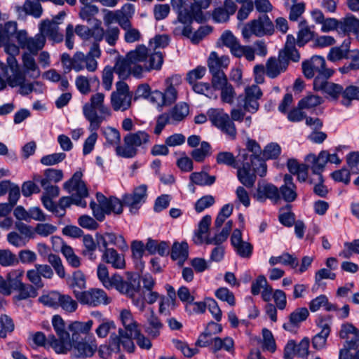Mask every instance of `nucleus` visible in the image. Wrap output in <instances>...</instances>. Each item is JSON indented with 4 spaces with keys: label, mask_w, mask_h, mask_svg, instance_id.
Returning <instances> with one entry per match:
<instances>
[{
    "label": "nucleus",
    "mask_w": 359,
    "mask_h": 359,
    "mask_svg": "<svg viewBox=\"0 0 359 359\" xmlns=\"http://www.w3.org/2000/svg\"><path fill=\"white\" fill-rule=\"evenodd\" d=\"M120 319L123 329H118V334L114 332L110 335L109 344L113 350L120 351L121 345L128 353H133L135 346L133 339L136 340L137 344L141 348L149 350L151 348L150 339L142 334L139 324L134 320L130 311L123 310L120 313Z\"/></svg>",
    "instance_id": "nucleus-1"
},
{
    "label": "nucleus",
    "mask_w": 359,
    "mask_h": 359,
    "mask_svg": "<svg viewBox=\"0 0 359 359\" xmlns=\"http://www.w3.org/2000/svg\"><path fill=\"white\" fill-rule=\"evenodd\" d=\"M262 96V92L258 86H247L244 93L237 97L238 108L232 109L231 111V121L242 122L245 111L252 114L257 112L259 107L258 101Z\"/></svg>",
    "instance_id": "nucleus-2"
},
{
    "label": "nucleus",
    "mask_w": 359,
    "mask_h": 359,
    "mask_svg": "<svg viewBox=\"0 0 359 359\" xmlns=\"http://www.w3.org/2000/svg\"><path fill=\"white\" fill-rule=\"evenodd\" d=\"M104 95L102 93H97L90 97V102L86 103L83 107V114L86 120L90 123L89 130H97L104 116L111 115L110 109L104 104Z\"/></svg>",
    "instance_id": "nucleus-3"
},
{
    "label": "nucleus",
    "mask_w": 359,
    "mask_h": 359,
    "mask_svg": "<svg viewBox=\"0 0 359 359\" xmlns=\"http://www.w3.org/2000/svg\"><path fill=\"white\" fill-rule=\"evenodd\" d=\"M212 217L209 215H205L199 222L198 229L194 231L193 241L196 245H201L205 243L207 245H220L225 241L232 229L233 222L228 221L222 231L215 234L214 237L205 236L210 230Z\"/></svg>",
    "instance_id": "nucleus-4"
},
{
    "label": "nucleus",
    "mask_w": 359,
    "mask_h": 359,
    "mask_svg": "<svg viewBox=\"0 0 359 359\" xmlns=\"http://www.w3.org/2000/svg\"><path fill=\"white\" fill-rule=\"evenodd\" d=\"M96 199L97 203L91 201L89 206L93 211V216L97 221H104L105 215H109L112 213L121 215L123 212V203L118 198L115 196L107 198L102 193L97 192Z\"/></svg>",
    "instance_id": "nucleus-5"
},
{
    "label": "nucleus",
    "mask_w": 359,
    "mask_h": 359,
    "mask_svg": "<svg viewBox=\"0 0 359 359\" xmlns=\"http://www.w3.org/2000/svg\"><path fill=\"white\" fill-rule=\"evenodd\" d=\"M52 324L58 339L53 334L48 335V343L58 354L67 353L72 348V344L69 333L65 330L63 319L58 315L53 316Z\"/></svg>",
    "instance_id": "nucleus-6"
},
{
    "label": "nucleus",
    "mask_w": 359,
    "mask_h": 359,
    "mask_svg": "<svg viewBox=\"0 0 359 359\" xmlns=\"http://www.w3.org/2000/svg\"><path fill=\"white\" fill-rule=\"evenodd\" d=\"M150 135L144 130H138L135 133H129L123 137V147H118L117 156L131 158L135 157L138 152V148H144L150 143Z\"/></svg>",
    "instance_id": "nucleus-7"
},
{
    "label": "nucleus",
    "mask_w": 359,
    "mask_h": 359,
    "mask_svg": "<svg viewBox=\"0 0 359 359\" xmlns=\"http://www.w3.org/2000/svg\"><path fill=\"white\" fill-rule=\"evenodd\" d=\"M101 56V50L97 43H93L86 55L78 51L72 57V65L67 68V71L74 69L80 72L85 68L90 72H93L97 69V59Z\"/></svg>",
    "instance_id": "nucleus-8"
},
{
    "label": "nucleus",
    "mask_w": 359,
    "mask_h": 359,
    "mask_svg": "<svg viewBox=\"0 0 359 359\" xmlns=\"http://www.w3.org/2000/svg\"><path fill=\"white\" fill-rule=\"evenodd\" d=\"M302 72L307 79H314L313 85L318 78L320 79H329L334 71L326 67V62L324 57L314 55L309 60H306L302 64Z\"/></svg>",
    "instance_id": "nucleus-9"
},
{
    "label": "nucleus",
    "mask_w": 359,
    "mask_h": 359,
    "mask_svg": "<svg viewBox=\"0 0 359 359\" xmlns=\"http://www.w3.org/2000/svg\"><path fill=\"white\" fill-rule=\"evenodd\" d=\"M262 149L259 144L255 140H248L246 144V149H242L238 154V160L248 161L258 165L255 167L257 175L264 177L266 173V164L265 161L261 158Z\"/></svg>",
    "instance_id": "nucleus-10"
},
{
    "label": "nucleus",
    "mask_w": 359,
    "mask_h": 359,
    "mask_svg": "<svg viewBox=\"0 0 359 359\" xmlns=\"http://www.w3.org/2000/svg\"><path fill=\"white\" fill-rule=\"evenodd\" d=\"M82 176L81 171H76L69 180L64 183L63 188L69 193L76 191L72 195V204L86 208V202L83 198L88 196V191L86 184L81 180Z\"/></svg>",
    "instance_id": "nucleus-11"
},
{
    "label": "nucleus",
    "mask_w": 359,
    "mask_h": 359,
    "mask_svg": "<svg viewBox=\"0 0 359 359\" xmlns=\"http://www.w3.org/2000/svg\"><path fill=\"white\" fill-rule=\"evenodd\" d=\"M273 32V23L266 14H263L248 22L243 29L242 34L244 38H248L251 34L262 37L271 35Z\"/></svg>",
    "instance_id": "nucleus-12"
},
{
    "label": "nucleus",
    "mask_w": 359,
    "mask_h": 359,
    "mask_svg": "<svg viewBox=\"0 0 359 359\" xmlns=\"http://www.w3.org/2000/svg\"><path fill=\"white\" fill-rule=\"evenodd\" d=\"M220 40L224 46L230 49L231 53L236 57L244 56L248 61L255 60L253 48L249 46H242L238 39L230 31H225L221 36Z\"/></svg>",
    "instance_id": "nucleus-13"
},
{
    "label": "nucleus",
    "mask_w": 359,
    "mask_h": 359,
    "mask_svg": "<svg viewBox=\"0 0 359 359\" xmlns=\"http://www.w3.org/2000/svg\"><path fill=\"white\" fill-rule=\"evenodd\" d=\"M133 93L128 85L123 81L116 83V90L111 95V104L114 111H124L128 109L132 103Z\"/></svg>",
    "instance_id": "nucleus-14"
},
{
    "label": "nucleus",
    "mask_w": 359,
    "mask_h": 359,
    "mask_svg": "<svg viewBox=\"0 0 359 359\" xmlns=\"http://www.w3.org/2000/svg\"><path fill=\"white\" fill-rule=\"evenodd\" d=\"M147 191V185L142 184L135 188L132 194H125L122 198L123 206L128 207L131 213H137L142 205L146 201Z\"/></svg>",
    "instance_id": "nucleus-15"
},
{
    "label": "nucleus",
    "mask_w": 359,
    "mask_h": 359,
    "mask_svg": "<svg viewBox=\"0 0 359 359\" xmlns=\"http://www.w3.org/2000/svg\"><path fill=\"white\" fill-rule=\"evenodd\" d=\"M74 293L76 298L83 304L97 306L109 304L107 294L101 289H93L83 292L74 290Z\"/></svg>",
    "instance_id": "nucleus-16"
},
{
    "label": "nucleus",
    "mask_w": 359,
    "mask_h": 359,
    "mask_svg": "<svg viewBox=\"0 0 359 359\" xmlns=\"http://www.w3.org/2000/svg\"><path fill=\"white\" fill-rule=\"evenodd\" d=\"M97 240V248H110L109 245L117 247L122 251L128 250V245L122 235H118L113 232H106L103 234L96 233Z\"/></svg>",
    "instance_id": "nucleus-17"
},
{
    "label": "nucleus",
    "mask_w": 359,
    "mask_h": 359,
    "mask_svg": "<svg viewBox=\"0 0 359 359\" xmlns=\"http://www.w3.org/2000/svg\"><path fill=\"white\" fill-rule=\"evenodd\" d=\"M242 163V167L237 168V177L239 182L247 188H252L256 181L257 170L255 167H259L253 163L248 161H240Z\"/></svg>",
    "instance_id": "nucleus-18"
},
{
    "label": "nucleus",
    "mask_w": 359,
    "mask_h": 359,
    "mask_svg": "<svg viewBox=\"0 0 359 359\" xmlns=\"http://www.w3.org/2000/svg\"><path fill=\"white\" fill-rule=\"evenodd\" d=\"M309 316V310L306 307L296 309L288 316V320L285 322L283 327L285 330L297 333L300 324L305 321Z\"/></svg>",
    "instance_id": "nucleus-19"
},
{
    "label": "nucleus",
    "mask_w": 359,
    "mask_h": 359,
    "mask_svg": "<svg viewBox=\"0 0 359 359\" xmlns=\"http://www.w3.org/2000/svg\"><path fill=\"white\" fill-rule=\"evenodd\" d=\"M255 197L259 202L269 199L275 204L280 200L278 188L271 183H259Z\"/></svg>",
    "instance_id": "nucleus-20"
},
{
    "label": "nucleus",
    "mask_w": 359,
    "mask_h": 359,
    "mask_svg": "<svg viewBox=\"0 0 359 359\" xmlns=\"http://www.w3.org/2000/svg\"><path fill=\"white\" fill-rule=\"evenodd\" d=\"M102 252L101 259L104 263L109 264L115 269L126 268L125 256L119 253L114 248L98 249Z\"/></svg>",
    "instance_id": "nucleus-21"
},
{
    "label": "nucleus",
    "mask_w": 359,
    "mask_h": 359,
    "mask_svg": "<svg viewBox=\"0 0 359 359\" xmlns=\"http://www.w3.org/2000/svg\"><path fill=\"white\" fill-rule=\"evenodd\" d=\"M91 316L94 318L93 320L96 324L97 328L95 333L99 338H105L111 330L116 329L114 322L109 318H104L99 311H93Z\"/></svg>",
    "instance_id": "nucleus-22"
},
{
    "label": "nucleus",
    "mask_w": 359,
    "mask_h": 359,
    "mask_svg": "<svg viewBox=\"0 0 359 359\" xmlns=\"http://www.w3.org/2000/svg\"><path fill=\"white\" fill-rule=\"evenodd\" d=\"M313 89L316 91H321L332 100H337L341 96L343 86L341 85L328 81V79H320L318 78L314 84Z\"/></svg>",
    "instance_id": "nucleus-23"
},
{
    "label": "nucleus",
    "mask_w": 359,
    "mask_h": 359,
    "mask_svg": "<svg viewBox=\"0 0 359 359\" xmlns=\"http://www.w3.org/2000/svg\"><path fill=\"white\" fill-rule=\"evenodd\" d=\"M193 2L189 6L191 15V22L196 21L203 23L208 20L207 15L203 10L207 9L213 0H191Z\"/></svg>",
    "instance_id": "nucleus-24"
},
{
    "label": "nucleus",
    "mask_w": 359,
    "mask_h": 359,
    "mask_svg": "<svg viewBox=\"0 0 359 359\" xmlns=\"http://www.w3.org/2000/svg\"><path fill=\"white\" fill-rule=\"evenodd\" d=\"M330 154L327 151H321L318 156L313 154H309L306 156L305 161L311 163V169L313 175L323 176L325 165L330 159Z\"/></svg>",
    "instance_id": "nucleus-25"
},
{
    "label": "nucleus",
    "mask_w": 359,
    "mask_h": 359,
    "mask_svg": "<svg viewBox=\"0 0 359 359\" xmlns=\"http://www.w3.org/2000/svg\"><path fill=\"white\" fill-rule=\"evenodd\" d=\"M339 337L341 339H346V346L348 349H356L359 346V330L352 324L342 325Z\"/></svg>",
    "instance_id": "nucleus-26"
},
{
    "label": "nucleus",
    "mask_w": 359,
    "mask_h": 359,
    "mask_svg": "<svg viewBox=\"0 0 359 359\" xmlns=\"http://www.w3.org/2000/svg\"><path fill=\"white\" fill-rule=\"evenodd\" d=\"M284 184L278 189L280 199L287 203L294 201L297 198V186L293 182L292 175L285 174L283 177Z\"/></svg>",
    "instance_id": "nucleus-27"
},
{
    "label": "nucleus",
    "mask_w": 359,
    "mask_h": 359,
    "mask_svg": "<svg viewBox=\"0 0 359 359\" xmlns=\"http://www.w3.org/2000/svg\"><path fill=\"white\" fill-rule=\"evenodd\" d=\"M287 62L285 59L271 57L268 59L266 64V74L271 79L276 78L280 73L286 71Z\"/></svg>",
    "instance_id": "nucleus-28"
},
{
    "label": "nucleus",
    "mask_w": 359,
    "mask_h": 359,
    "mask_svg": "<svg viewBox=\"0 0 359 359\" xmlns=\"http://www.w3.org/2000/svg\"><path fill=\"white\" fill-rule=\"evenodd\" d=\"M150 314L147 317V325L144 327L145 332L151 338H157L164 325L158 317L155 314L153 309H150Z\"/></svg>",
    "instance_id": "nucleus-29"
},
{
    "label": "nucleus",
    "mask_w": 359,
    "mask_h": 359,
    "mask_svg": "<svg viewBox=\"0 0 359 359\" xmlns=\"http://www.w3.org/2000/svg\"><path fill=\"white\" fill-rule=\"evenodd\" d=\"M63 172L60 169L48 168L43 171V177L39 175H34L33 180L45 186L47 184L58 183L63 179Z\"/></svg>",
    "instance_id": "nucleus-30"
},
{
    "label": "nucleus",
    "mask_w": 359,
    "mask_h": 359,
    "mask_svg": "<svg viewBox=\"0 0 359 359\" xmlns=\"http://www.w3.org/2000/svg\"><path fill=\"white\" fill-rule=\"evenodd\" d=\"M230 60L226 55L219 57L215 51H212L207 60L210 73L224 71L229 65Z\"/></svg>",
    "instance_id": "nucleus-31"
},
{
    "label": "nucleus",
    "mask_w": 359,
    "mask_h": 359,
    "mask_svg": "<svg viewBox=\"0 0 359 359\" xmlns=\"http://www.w3.org/2000/svg\"><path fill=\"white\" fill-rule=\"evenodd\" d=\"M58 22H51L43 21L40 27L41 34L56 43H60L63 40V34L59 32Z\"/></svg>",
    "instance_id": "nucleus-32"
},
{
    "label": "nucleus",
    "mask_w": 359,
    "mask_h": 359,
    "mask_svg": "<svg viewBox=\"0 0 359 359\" xmlns=\"http://www.w3.org/2000/svg\"><path fill=\"white\" fill-rule=\"evenodd\" d=\"M94 324L95 322L93 319L86 322L74 321L69 324L68 330L72 332V341L79 340L80 334H88Z\"/></svg>",
    "instance_id": "nucleus-33"
},
{
    "label": "nucleus",
    "mask_w": 359,
    "mask_h": 359,
    "mask_svg": "<svg viewBox=\"0 0 359 359\" xmlns=\"http://www.w3.org/2000/svg\"><path fill=\"white\" fill-rule=\"evenodd\" d=\"M146 250L151 255L158 253L161 256L169 254V243L165 241L158 242L156 240L149 238L145 245Z\"/></svg>",
    "instance_id": "nucleus-34"
},
{
    "label": "nucleus",
    "mask_w": 359,
    "mask_h": 359,
    "mask_svg": "<svg viewBox=\"0 0 359 359\" xmlns=\"http://www.w3.org/2000/svg\"><path fill=\"white\" fill-rule=\"evenodd\" d=\"M172 8L177 13V19L181 23H190L191 15L188 5L184 0H171Z\"/></svg>",
    "instance_id": "nucleus-35"
},
{
    "label": "nucleus",
    "mask_w": 359,
    "mask_h": 359,
    "mask_svg": "<svg viewBox=\"0 0 359 359\" xmlns=\"http://www.w3.org/2000/svg\"><path fill=\"white\" fill-rule=\"evenodd\" d=\"M341 97V104L346 107H350L353 101L359 100V87L352 84L343 87Z\"/></svg>",
    "instance_id": "nucleus-36"
},
{
    "label": "nucleus",
    "mask_w": 359,
    "mask_h": 359,
    "mask_svg": "<svg viewBox=\"0 0 359 359\" xmlns=\"http://www.w3.org/2000/svg\"><path fill=\"white\" fill-rule=\"evenodd\" d=\"M132 64L127 55L125 58L119 57L113 68L114 72L118 75L120 79L125 80L131 74Z\"/></svg>",
    "instance_id": "nucleus-37"
},
{
    "label": "nucleus",
    "mask_w": 359,
    "mask_h": 359,
    "mask_svg": "<svg viewBox=\"0 0 359 359\" xmlns=\"http://www.w3.org/2000/svg\"><path fill=\"white\" fill-rule=\"evenodd\" d=\"M299 27L297 44L298 46L302 47L313 39L314 32L307 25L306 20L301 21L299 24Z\"/></svg>",
    "instance_id": "nucleus-38"
},
{
    "label": "nucleus",
    "mask_w": 359,
    "mask_h": 359,
    "mask_svg": "<svg viewBox=\"0 0 359 359\" xmlns=\"http://www.w3.org/2000/svg\"><path fill=\"white\" fill-rule=\"evenodd\" d=\"M15 22H7L4 25H0V43L6 44L10 43L17 31Z\"/></svg>",
    "instance_id": "nucleus-39"
},
{
    "label": "nucleus",
    "mask_w": 359,
    "mask_h": 359,
    "mask_svg": "<svg viewBox=\"0 0 359 359\" xmlns=\"http://www.w3.org/2000/svg\"><path fill=\"white\" fill-rule=\"evenodd\" d=\"M83 244L84 249L82 254L92 261L95 260L97 259L95 254V250L97 248V238H95V240H94L91 235H85L83 236Z\"/></svg>",
    "instance_id": "nucleus-40"
},
{
    "label": "nucleus",
    "mask_w": 359,
    "mask_h": 359,
    "mask_svg": "<svg viewBox=\"0 0 359 359\" xmlns=\"http://www.w3.org/2000/svg\"><path fill=\"white\" fill-rule=\"evenodd\" d=\"M270 265L274 266L277 264H282L290 266L292 269H296L299 266L298 259L288 252L283 253L278 257H271L269 261Z\"/></svg>",
    "instance_id": "nucleus-41"
},
{
    "label": "nucleus",
    "mask_w": 359,
    "mask_h": 359,
    "mask_svg": "<svg viewBox=\"0 0 359 359\" xmlns=\"http://www.w3.org/2000/svg\"><path fill=\"white\" fill-rule=\"evenodd\" d=\"M164 55L161 51H154L148 54V58L144 63L145 72H150L153 69L160 70L163 63Z\"/></svg>",
    "instance_id": "nucleus-42"
},
{
    "label": "nucleus",
    "mask_w": 359,
    "mask_h": 359,
    "mask_svg": "<svg viewBox=\"0 0 359 359\" xmlns=\"http://www.w3.org/2000/svg\"><path fill=\"white\" fill-rule=\"evenodd\" d=\"M359 29V19L349 14L340 20L339 32L344 34L354 32Z\"/></svg>",
    "instance_id": "nucleus-43"
},
{
    "label": "nucleus",
    "mask_w": 359,
    "mask_h": 359,
    "mask_svg": "<svg viewBox=\"0 0 359 359\" xmlns=\"http://www.w3.org/2000/svg\"><path fill=\"white\" fill-rule=\"evenodd\" d=\"M189 256V246L187 242L174 243L170 253V257L173 260L184 262Z\"/></svg>",
    "instance_id": "nucleus-44"
},
{
    "label": "nucleus",
    "mask_w": 359,
    "mask_h": 359,
    "mask_svg": "<svg viewBox=\"0 0 359 359\" xmlns=\"http://www.w3.org/2000/svg\"><path fill=\"white\" fill-rule=\"evenodd\" d=\"M73 342L74 353L76 358H88L93 355L95 348L86 342L75 341Z\"/></svg>",
    "instance_id": "nucleus-45"
},
{
    "label": "nucleus",
    "mask_w": 359,
    "mask_h": 359,
    "mask_svg": "<svg viewBox=\"0 0 359 359\" xmlns=\"http://www.w3.org/2000/svg\"><path fill=\"white\" fill-rule=\"evenodd\" d=\"M46 43L45 36L42 34H38L34 37H29L27 41L25 48H27L30 53L36 55L41 50Z\"/></svg>",
    "instance_id": "nucleus-46"
},
{
    "label": "nucleus",
    "mask_w": 359,
    "mask_h": 359,
    "mask_svg": "<svg viewBox=\"0 0 359 359\" xmlns=\"http://www.w3.org/2000/svg\"><path fill=\"white\" fill-rule=\"evenodd\" d=\"M126 55L133 64L139 62L144 64L148 58V49L144 45H139L134 50L130 51Z\"/></svg>",
    "instance_id": "nucleus-47"
},
{
    "label": "nucleus",
    "mask_w": 359,
    "mask_h": 359,
    "mask_svg": "<svg viewBox=\"0 0 359 359\" xmlns=\"http://www.w3.org/2000/svg\"><path fill=\"white\" fill-rule=\"evenodd\" d=\"M207 115L212 124L219 129L226 121H228V118H229L228 114L216 109H209L207 112Z\"/></svg>",
    "instance_id": "nucleus-48"
},
{
    "label": "nucleus",
    "mask_w": 359,
    "mask_h": 359,
    "mask_svg": "<svg viewBox=\"0 0 359 359\" xmlns=\"http://www.w3.org/2000/svg\"><path fill=\"white\" fill-rule=\"evenodd\" d=\"M207 115L212 124L219 129L226 121H228V118H229L228 114L216 109H209L207 112Z\"/></svg>",
    "instance_id": "nucleus-49"
},
{
    "label": "nucleus",
    "mask_w": 359,
    "mask_h": 359,
    "mask_svg": "<svg viewBox=\"0 0 359 359\" xmlns=\"http://www.w3.org/2000/svg\"><path fill=\"white\" fill-rule=\"evenodd\" d=\"M189 105L185 102H180L177 104L168 114L172 122H180L189 114Z\"/></svg>",
    "instance_id": "nucleus-50"
},
{
    "label": "nucleus",
    "mask_w": 359,
    "mask_h": 359,
    "mask_svg": "<svg viewBox=\"0 0 359 359\" xmlns=\"http://www.w3.org/2000/svg\"><path fill=\"white\" fill-rule=\"evenodd\" d=\"M16 290L18 291V294L13 297L14 301H20L28 298H34L38 294V292L34 286L29 284L24 283L20 287H18Z\"/></svg>",
    "instance_id": "nucleus-51"
},
{
    "label": "nucleus",
    "mask_w": 359,
    "mask_h": 359,
    "mask_svg": "<svg viewBox=\"0 0 359 359\" xmlns=\"http://www.w3.org/2000/svg\"><path fill=\"white\" fill-rule=\"evenodd\" d=\"M213 350L215 352L224 349L229 353L234 351V342L232 338L225 337L222 339L219 337H215L212 339Z\"/></svg>",
    "instance_id": "nucleus-52"
},
{
    "label": "nucleus",
    "mask_w": 359,
    "mask_h": 359,
    "mask_svg": "<svg viewBox=\"0 0 359 359\" xmlns=\"http://www.w3.org/2000/svg\"><path fill=\"white\" fill-rule=\"evenodd\" d=\"M104 135L107 140V143L112 147H115V151L117 154L118 147H122L120 145L121 142V134L119 131L112 127H108L105 129Z\"/></svg>",
    "instance_id": "nucleus-53"
},
{
    "label": "nucleus",
    "mask_w": 359,
    "mask_h": 359,
    "mask_svg": "<svg viewBox=\"0 0 359 359\" xmlns=\"http://www.w3.org/2000/svg\"><path fill=\"white\" fill-rule=\"evenodd\" d=\"M218 165H224L233 168H238L236 156L230 151H219L215 157Z\"/></svg>",
    "instance_id": "nucleus-54"
},
{
    "label": "nucleus",
    "mask_w": 359,
    "mask_h": 359,
    "mask_svg": "<svg viewBox=\"0 0 359 359\" xmlns=\"http://www.w3.org/2000/svg\"><path fill=\"white\" fill-rule=\"evenodd\" d=\"M211 149L210 143L203 141L201 143L200 148H196L191 151V156L196 162H203L207 156L211 154Z\"/></svg>",
    "instance_id": "nucleus-55"
},
{
    "label": "nucleus",
    "mask_w": 359,
    "mask_h": 359,
    "mask_svg": "<svg viewBox=\"0 0 359 359\" xmlns=\"http://www.w3.org/2000/svg\"><path fill=\"white\" fill-rule=\"evenodd\" d=\"M215 177L209 175L206 172H193L190 175L192 183L200 186H210L215 183Z\"/></svg>",
    "instance_id": "nucleus-56"
},
{
    "label": "nucleus",
    "mask_w": 359,
    "mask_h": 359,
    "mask_svg": "<svg viewBox=\"0 0 359 359\" xmlns=\"http://www.w3.org/2000/svg\"><path fill=\"white\" fill-rule=\"evenodd\" d=\"M47 261L51 265L57 275L60 278H65V269L62 264V259L58 255L50 253L47 257Z\"/></svg>",
    "instance_id": "nucleus-57"
},
{
    "label": "nucleus",
    "mask_w": 359,
    "mask_h": 359,
    "mask_svg": "<svg viewBox=\"0 0 359 359\" xmlns=\"http://www.w3.org/2000/svg\"><path fill=\"white\" fill-rule=\"evenodd\" d=\"M125 284L127 291H124L123 294L132 297L140 290V278L138 275L130 276Z\"/></svg>",
    "instance_id": "nucleus-58"
},
{
    "label": "nucleus",
    "mask_w": 359,
    "mask_h": 359,
    "mask_svg": "<svg viewBox=\"0 0 359 359\" xmlns=\"http://www.w3.org/2000/svg\"><path fill=\"white\" fill-rule=\"evenodd\" d=\"M23 11L34 18H40L43 8L40 3L32 0H26L23 5Z\"/></svg>",
    "instance_id": "nucleus-59"
},
{
    "label": "nucleus",
    "mask_w": 359,
    "mask_h": 359,
    "mask_svg": "<svg viewBox=\"0 0 359 359\" xmlns=\"http://www.w3.org/2000/svg\"><path fill=\"white\" fill-rule=\"evenodd\" d=\"M323 102V98L319 95H309L299 100L298 107L300 109H311L320 105Z\"/></svg>",
    "instance_id": "nucleus-60"
},
{
    "label": "nucleus",
    "mask_w": 359,
    "mask_h": 359,
    "mask_svg": "<svg viewBox=\"0 0 359 359\" xmlns=\"http://www.w3.org/2000/svg\"><path fill=\"white\" fill-rule=\"evenodd\" d=\"M24 271L20 269H15L11 271L6 276L11 289L17 290L18 287H20L22 284V277Z\"/></svg>",
    "instance_id": "nucleus-61"
},
{
    "label": "nucleus",
    "mask_w": 359,
    "mask_h": 359,
    "mask_svg": "<svg viewBox=\"0 0 359 359\" xmlns=\"http://www.w3.org/2000/svg\"><path fill=\"white\" fill-rule=\"evenodd\" d=\"M279 57L282 59H285L286 62H287V65H289V62L292 61L294 62H297L300 60V53L298 50L295 48H283L282 50L279 51Z\"/></svg>",
    "instance_id": "nucleus-62"
},
{
    "label": "nucleus",
    "mask_w": 359,
    "mask_h": 359,
    "mask_svg": "<svg viewBox=\"0 0 359 359\" xmlns=\"http://www.w3.org/2000/svg\"><path fill=\"white\" fill-rule=\"evenodd\" d=\"M60 298V293L51 292L48 294L42 295L39 300L45 306L56 308L59 306Z\"/></svg>",
    "instance_id": "nucleus-63"
},
{
    "label": "nucleus",
    "mask_w": 359,
    "mask_h": 359,
    "mask_svg": "<svg viewBox=\"0 0 359 359\" xmlns=\"http://www.w3.org/2000/svg\"><path fill=\"white\" fill-rule=\"evenodd\" d=\"M172 343L175 347L180 350L182 353L187 358H191L198 353L197 348H190L187 343L179 339H173Z\"/></svg>",
    "instance_id": "nucleus-64"
}]
</instances>
